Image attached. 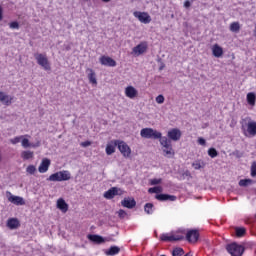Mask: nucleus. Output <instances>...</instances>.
I'll use <instances>...</instances> for the list:
<instances>
[{
	"label": "nucleus",
	"mask_w": 256,
	"mask_h": 256,
	"mask_svg": "<svg viewBox=\"0 0 256 256\" xmlns=\"http://www.w3.org/2000/svg\"><path fill=\"white\" fill-rule=\"evenodd\" d=\"M247 230L244 227L236 228V237H243Z\"/></svg>",
	"instance_id": "40"
},
{
	"label": "nucleus",
	"mask_w": 256,
	"mask_h": 256,
	"mask_svg": "<svg viewBox=\"0 0 256 256\" xmlns=\"http://www.w3.org/2000/svg\"><path fill=\"white\" fill-rule=\"evenodd\" d=\"M113 153H115V145L107 144V146H106V154L107 155H113Z\"/></svg>",
	"instance_id": "34"
},
{
	"label": "nucleus",
	"mask_w": 256,
	"mask_h": 256,
	"mask_svg": "<svg viewBox=\"0 0 256 256\" xmlns=\"http://www.w3.org/2000/svg\"><path fill=\"white\" fill-rule=\"evenodd\" d=\"M34 156L35 154L31 150H26L21 153V157L22 159H24V161H28V159H33Z\"/></svg>",
	"instance_id": "29"
},
{
	"label": "nucleus",
	"mask_w": 256,
	"mask_h": 256,
	"mask_svg": "<svg viewBox=\"0 0 256 256\" xmlns=\"http://www.w3.org/2000/svg\"><path fill=\"white\" fill-rule=\"evenodd\" d=\"M212 55L217 58L223 57V48L219 44H214L212 46Z\"/></svg>",
	"instance_id": "23"
},
{
	"label": "nucleus",
	"mask_w": 256,
	"mask_h": 256,
	"mask_svg": "<svg viewBox=\"0 0 256 256\" xmlns=\"http://www.w3.org/2000/svg\"><path fill=\"white\" fill-rule=\"evenodd\" d=\"M185 255V251L183 250V248H175L172 251V256H183Z\"/></svg>",
	"instance_id": "33"
},
{
	"label": "nucleus",
	"mask_w": 256,
	"mask_h": 256,
	"mask_svg": "<svg viewBox=\"0 0 256 256\" xmlns=\"http://www.w3.org/2000/svg\"><path fill=\"white\" fill-rule=\"evenodd\" d=\"M103 1V3H109V1H111V0H102Z\"/></svg>",
	"instance_id": "52"
},
{
	"label": "nucleus",
	"mask_w": 256,
	"mask_h": 256,
	"mask_svg": "<svg viewBox=\"0 0 256 256\" xmlns=\"http://www.w3.org/2000/svg\"><path fill=\"white\" fill-rule=\"evenodd\" d=\"M161 241H183L185 239V230H179L178 232L164 233L160 236Z\"/></svg>",
	"instance_id": "3"
},
{
	"label": "nucleus",
	"mask_w": 256,
	"mask_h": 256,
	"mask_svg": "<svg viewBox=\"0 0 256 256\" xmlns=\"http://www.w3.org/2000/svg\"><path fill=\"white\" fill-rule=\"evenodd\" d=\"M156 199L158 201H177V196L169 194H157Z\"/></svg>",
	"instance_id": "21"
},
{
	"label": "nucleus",
	"mask_w": 256,
	"mask_h": 256,
	"mask_svg": "<svg viewBox=\"0 0 256 256\" xmlns=\"http://www.w3.org/2000/svg\"><path fill=\"white\" fill-rule=\"evenodd\" d=\"M181 135L182 133L179 128L170 129L167 133V137L170 141H179L181 139Z\"/></svg>",
	"instance_id": "12"
},
{
	"label": "nucleus",
	"mask_w": 256,
	"mask_h": 256,
	"mask_svg": "<svg viewBox=\"0 0 256 256\" xmlns=\"http://www.w3.org/2000/svg\"><path fill=\"white\" fill-rule=\"evenodd\" d=\"M254 37H256V23H255V29H254Z\"/></svg>",
	"instance_id": "51"
},
{
	"label": "nucleus",
	"mask_w": 256,
	"mask_h": 256,
	"mask_svg": "<svg viewBox=\"0 0 256 256\" xmlns=\"http://www.w3.org/2000/svg\"><path fill=\"white\" fill-rule=\"evenodd\" d=\"M121 205L122 207H126V209H133L137 205V202L135 198L127 197L121 201Z\"/></svg>",
	"instance_id": "17"
},
{
	"label": "nucleus",
	"mask_w": 256,
	"mask_h": 256,
	"mask_svg": "<svg viewBox=\"0 0 256 256\" xmlns=\"http://www.w3.org/2000/svg\"><path fill=\"white\" fill-rule=\"evenodd\" d=\"M248 105H251L252 107L255 106L256 103V95L254 92H249L246 96Z\"/></svg>",
	"instance_id": "27"
},
{
	"label": "nucleus",
	"mask_w": 256,
	"mask_h": 256,
	"mask_svg": "<svg viewBox=\"0 0 256 256\" xmlns=\"http://www.w3.org/2000/svg\"><path fill=\"white\" fill-rule=\"evenodd\" d=\"M87 238L89 241H92V243H95L96 245H102V243L111 241V238H103V236L97 234H89Z\"/></svg>",
	"instance_id": "10"
},
{
	"label": "nucleus",
	"mask_w": 256,
	"mask_h": 256,
	"mask_svg": "<svg viewBox=\"0 0 256 256\" xmlns=\"http://www.w3.org/2000/svg\"><path fill=\"white\" fill-rule=\"evenodd\" d=\"M148 193H163V187L156 186L148 189Z\"/></svg>",
	"instance_id": "38"
},
{
	"label": "nucleus",
	"mask_w": 256,
	"mask_h": 256,
	"mask_svg": "<svg viewBox=\"0 0 256 256\" xmlns=\"http://www.w3.org/2000/svg\"><path fill=\"white\" fill-rule=\"evenodd\" d=\"M36 172H37V168L35 167V165H29L26 168V173H28L29 175H35Z\"/></svg>",
	"instance_id": "37"
},
{
	"label": "nucleus",
	"mask_w": 256,
	"mask_h": 256,
	"mask_svg": "<svg viewBox=\"0 0 256 256\" xmlns=\"http://www.w3.org/2000/svg\"><path fill=\"white\" fill-rule=\"evenodd\" d=\"M118 193H119V190L114 187L106 191L104 193V197L105 199H113V197H115V195H118Z\"/></svg>",
	"instance_id": "24"
},
{
	"label": "nucleus",
	"mask_w": 256,
	"mask_h": 256,
	"mask_svg": "<svg viewBox=\"0 0 256 256\" xmlns=\"http://www.w3.org/2000/svg\"><path fill=\"white\" fill-rule=\"evenodd\" d=\"M208 155L209 157H211L212 159H215V157H217L219 155V152H217V149L215 148H210L208 150Z\"/></svg>",
	"instance_id": "39"
},
{
	"label": "nucleus",
	"mask_w": 256,
	"mask_h": 256,
	"mask_svg": "<svg viewBox=\"0 0 256 256\" xmlns=\"http://www.w3.org/2000/svg\"><path fill=\"white\" fill-rule=\"evenodd\" d=\"M22 141H23V135L16 136V137L10 139V143H12V145H17V143H22Z\"/></svg>",
	"instance_id": "36"
},
{
	"label": "nucleus",
	"mask_w": 256,
	"mask_h": 256,
	"mask_svg": "<svg viewBox=\"0 0 256 256\" xmlns=\"http://www.w3.org/2000/svg\"><path fill=\"white\" fill-rule=\"evenodd\" d=\"M57 208L60 209V211L67 212L68 206L67 202L63 198H60L57 200Z\"/></svg>",
	"instance_id": "26"
},
{
	"label": "nucleus",
	"mask_w": 256,
	"mask_h": 256,
	"mask_svg": "<svg viewBox=\"0 0 256 256\" xmlns=\"http://www.w3.org/2000/svg\"><path fill=\"white\" fill-rule=\"evenodd\" d=\"M198 144L205 147V145H207V141L204 138L200 137V138H198Z\"/></svg>",
	"instance_id": "45"
},
{
	"label": "nucleus",
	"mask_w": 256,
	"mask_h": 256,
	"mask_svg": "<svg viewBox=\"0 0 256 256\" xmlns=\"http://www.w3.org/2000/svg\"><path fill=\"white\" fill-rule=\"evenodd\" d=\"M156 103H158L159 105H163V103H165V97L163 95H158L156 97Z\"/></svg>",
	"instance_id": "41"
},
{
	"label": "nucleus",
	"mask_w": 256,
	"mask_h": 256,
	"mask_svg": "<svg viewBox=\"0 0 256 256\" xmlns=\"http://www.w3.org/2000/svg\"><path fill=\"white\" fill-rule=\"evenodd\" d=\"M144 211L145 213H147L148 215H152L153 214V204L152 203H147L144 206Z\"/></svg>",
	"instance_id": "32"
},
{
	"label": "nucleus",
	"mask_w": 256,
	"mask_h": 256,
	"mask_svg": "<svg viewBox=\"0 0 256 256\" xmlns=\"http://www.w3.org/2000/svg\"><path fill=\"white\" fill-rule=\"evenodd\" d=\"M230 31L232 33H239V31H241V24H239V22H232L230 24Z\"/></svg>",
	"instance_id": "30"
},
{
	"label": "nucleus",
	"mask_w": 256,
	"mask_h": 256,
	"mask_svg": "<svg viewBox=\"0 0 256 256\" xmlns=\"http://www.w3.org/2000/svg\"><path fill=\"white\" fill-rule=\"evenodd\" d=\"M160 145L162 146V152L164 157L168 159H173L175 157V150H173V145H171V140L169 138L163 136L160 140Z\"/></svg>",
	"instance_id": "2"
},
{
	"label": "nucleus",
	"mask_w": 256,
	"mask_h": 256,
	"mask_svg": "<svg viewBox=\"0 0 256 256\" xmlns=\"http://www.w3.org/2000/svg\"><path fill=\"white\" fill-rule=\"evenodd\" d=\"M118 215H119V217H121L123 219V218L127 217V212H125V210L121 209L118 211Z\"/></svg>",
	"instance_id": "46"
},
{
	"label": "nucleus",
	"mask_w": 256,
	"mask_h": 256,
	"mask_svg": "<svg viewBox=\"0 0 256 256\" xmlns=\"http://www.w3.org/2000/svg\"><path fill=\"white\" fill-rule=\"evenodd\" d=\"M184 7H185L186 9H189V7H191V2H190L189 0H186V1L184 2Z\"/></svg>",
	"instance_id": "48"
},
{
	"label": "nucleus",
	"mask_w": 256,
	"mask_h": 256,
	"mask_svg": "<svg viewBox=\"0 0 256 256\" xmlns=\"http://www.w3.org/2000/svg\"><path fill=\"white\" fill-rule=\"evenodd\" d=\"M183 175H185L186 177H189V171H186Z\"/></svg>",
	"instance_id": "50"
},
{
	"label": "nucleus",
	"mask_w": 256,
	"mask_h": 256,
	"mask_svg": "<svg viewBox=\"0 0 256 256\" xmlns=\"http://www.w3.org/2000/svg\"><path fill=\"white\" fill-rule=\"evenodd\" d=\"M69 179H71V172H69L68 170H62L50 175L47 178V181L61 182V181H69Z\"/></svg>",
	"instance_id": "5"
},
{
	"label": "nucleus",
	"mask_w": 256,
	"mask_h": 256,
	"mask_svg": "<svg viewBox=\"0 0 256 256\" xmlns=\"http://www.w3.org/2000/svg\"><path fill=\"white\" fill-rule=\"evenodd\" d=\"M13 101V97L7 95L5 92H0V103L9 106Z\"/></svg>",
	"instance_id": "20"
},
{
	"label": "nucleus",
	"mask_w": 256,
	"mask_h": 256,
	"mask_svg": "<svg viewBox=\"0 0 256 256\" xmlns=\"http://www.w3.org/2000/svg\"><path fill=\"white\" fill-rule=\"evenodd\" d=\"M120 251H121V248H119V246H111L108 250L105 251V255L107 256L119 255Z\"/></svg>",
	"instance_id": "25"
},
{
	"label": "nucleus",
	"mask_w": 256,
	"mask_h": 256,
	"mask_svg": "<svg viewBox=\"0 0 256 256\" xmlns=\"http://www.w3.org/2000/svg\"><path fill=\"white\" fill-rule=\"evenodd\" d=\"M118 149L120 153L123 155V157H131V147L127 145L125 142H120L118 144Z\"/></svg>",
	"instance_id": "15"
},
{
	"label": "nucleus",
	"mask_w": 256,
	"mask_h": 256,
	"mask_svg": "<svg viewBox=\"0 0 256 256\" xmlns=\"http://www.w3.org/2000/svg\"><path fill=\"white\" fill-rule=\"evenodd\" d=\"M164 67H165V66H161V67H160V71H163V68H164Z\"/></svg>",
	"instance_id": "53"
},
{
	"label": "nucleus",
	"mask_w": 256,
	"mask_h": 256,
	"mask_svg": "<svg viewBox=\"0 0 256 256\" xmlns=\"http://www.w3.org/2000/svg\"><path fill=\"white\" fill-rule=\"evenodd\" d=\"M86 73L89 83H91L92 85H97V75L95 74V71L91 68H87Z\"/></svg>",
	"instance_id": "19"
},
{
	"label": "nucleus",
	"mask_w": 256,
	"mask_h": 256,
	"mask_svg": "<svg viewBox=\"0 0 256 256\" xmlns=\"http://www.w3.org/2000/svg\"><path fill=\"white\" fill-rule=\"evenodd\" d=\"M38 65L43 68L44 71H51V65L49 64V59L44 54H35L34 55Z\"/></svg>",
	"instance_id": "6"
},
{
	"label": "nucleus",
	"mask_w": 256,
	"mask_h": 256,
	"mask_svg": "<svg viewBox=\"0 0 256 256\" xmlns=\"http://www.w3.org/2000/svg\"><path fill=\"white\" fill-rule=\"evenodd\" d=\"M7 199L10 203H13V205H25V199L20 196H15L11 192H7Z\"/></svg>",
	"instance_id": "11"
},
{
	"label": "nucleus",
	"mask_w": 256,
	"mask_h": 256,
	"mask_svg": "<svg viewBox=\"0 0 256 256\" xmlns=\"http://www.w3.org/2000/svg\"><path fill=\"white\" fill-rule=\"evenodd\" d=\"M226 250L232 256H241V255H243L245 248L237 243H232V244H228L226 246Z\"/></svg>",
	"instance_id": "7"
},
{
	"label": "nucleus",
	"mask_w": 256,
	"mask_h": 256,
	"mask_svg": "<svg viewBox=\"0 0 256 256\" xmlns=\"http://www.w3.org/2000/svg\"><path fill=\"white\" fill-rule=\"evenodd\" d=\"M99 61L101 65H104L105 67H117V62L109 56H102Z\"/></svg>",
	"instance_id": "14"
},
{
	"label": "nucleus",
	"mask_w": 256,
	"mask_h": 256,
	"mask_svg": "<svg viewBox=\"0 0 256 256\" xmlns=\"http://www.w3.org/2000/svg\"><path fill=\"white\" fill-rule=\"evenodd\" d=\"M26 137H29V135H23L22 136V142H21V146L24 148V149H29V148H32V149H37V147H41V141H37L36 143H31L29 141L28 138Z\"/></svg>",
	"instance_id": "8"
},
{
	"label": "nucleus",
	"mask_w": 256,
	"mask_h": 256,
	"mask_svg": "<svg viewBox=\"0 0 256 256\" xmlns=\"http://www.w3.org/2000/svg\"><path fill=\"white\" fill-rule=\"evenodd\" d=\"M161 181H163L161 178H159V179L154 178V179L150 180V184L151 185H159L161 183Z\"/></svg>",
	"instance_id": "43"
},
{
	"label": "nucleus",
	"mask_w": 256,
	"mask_h": 256,
	"mask_svg": "<svg viewBox=\"0 0 256 256\" xmlns=\"http://www.w3.org/2000/svg\"><path fill=\"white\" fill-rule=\"evenodd\" d=\"M253 183V180L251 179H242L239 181L240 187H248V185H251Z\"/></svg>",
	"instance_id": "35"
},
{
	"label": "nucleus",
	"mask_w": 256,
	"mask_h": 256,
	"mask_svg": "<svg viewBox=\"0 0 256 256\" xmlns=\"http://www.w3.org/2000/svg\"><path fill=\"white\" fill-rule=\"evenodd\" d=\"M241 129L245 137H255L256 136V122L251 118H246L241 123Z\"/></svg>",
	"instance_id": "1"
},
{
	"label": "nucleus",
	"mask_w": 256,
	"mask_h": 256,
	"mask_svg": "<svg viewBox=\"0 0 256 256\" xmlns=\"http://www.w3.org/2000/svg\"><path fill=\"white\" fill-rule=\"evenodd\" d=\"M0 21H3V8L0 6Z\"/></svg>",
	"instance_id": "49"
},
{
	"label": "nucleus",
	"mask_w": 256,
	"mask_h": 256,
	"mask_svg": "<svg viewBox=\"0 0 256 256\" xmlns=\"http://www.w3.org/2000/svg\"><path fill=\"white\" fill-rule=\"evenodd\" d=\"M251 177H256V162L251 165Z\"/></svg>",
	"instance_id": "42"
},
{
	"label": "nucleus",
	"mask_w": 256,
	"mask_h": 256,
	"mask_svg": "<svg viewBox=\"0 0 256 256\" xmlns=\"http://www.w3.org/2000/svg\"><path fill=\"white\" fill-rule=\"evenodd\" d=\"M91 146V141H85L81 143V147H89Z\"/></svg>",
	"instance_id": "47"
},
{
	"label": "nucleus",
	"mask_w": 256,
	"mask_h": 256,
	"mask_svg": "<svg viewBox=\"0 0 256 256\" xmlns=\"http://www.w3.org/2000/svg\"><path fill=\"white\" fill-rule=\"evenodd\" d=\"M133 15L138 19V21H140V23H144L145 25L149 24L151 21V16L147 12L135 11Z\"/></svg>",
	"instance_id": "9"
},
{
	"label": "nucleus",
	"mask_w": 256,
	"mask_h": 256,
	"mask_svg": "<svg viewBox=\"0 0 256 256\" xmlns=\"http://www.w3.org/2000/svg\"><path fill=\"white\" fill-rule=\"evenodd\" d=\"M205 161L203 160H196L192 163V167L196 170L199 171V169H205Z\"/></svg>",
	"instance_id": "28"
},
{
	"label": "nucleus",
	"mask_w": 256,
	"mask_h": 256,
	"mask_svg": "<svg viewBox=\"0 0 256 256\" xmlns=\"http://www.w3.org/2000/svg\"><path fill=\"white\" fill-rule=\"evenodd\" d=\"M7 225L9 229H17V227H19V220L15 218L9 219Z\"/></svg>",
	"instance_id": "31"
},
{
	"label": "nucleus",
	"mask_w": 256,
	"mask_h": 256,
	"mask_svg": "<svg viewBox=\"0 0 256 256\" xmlns=\"http://www.w3.org/2000/svg\"><path fill=\"white\" fill-rule=\"evenodd\" d=\"M49 167H51V160H49V158H44L38 167V171L39 173H47Z\"/></svg>",
	"instance_id": "16"
},
{
	"label": "nucleus",
	"mask_w": 256,
	"mask_h": 256,
	"mask_svg": "<svg viewBox=\"0 0 256 256\" xmlns=\"http://www.w3.org/2000/svg\"><path fill=\"white\" fill-rule=\"evenodd\" d=\"M140 136L143 139H161L163 137V134L161 132L153 129V128H143L140 131Z\"/></svg>",
	"instance_id": "4"
},
{
	"label": "nucleus",
	"mask_w": 256,
	"mask_h": 256,
	"mask_svg": "<svg viewBox=\"0 0 256 256\" xmlns=\"http://www.w3.org/2000/svg\"><path fill=\"white\" fill-rule=\"evenodd\" d=\"M186 239L189 243H197L199 241V231L198 230H188L185 233Z\"/></svg>",
	"instance_id": "13"
},
{
	"label": "nucleus",
	"mask_w": 256,
	"mask_h": 256,
	"mask_svg": "<svg viewBox=\"0 0 256 256\" xmlns=\"http://www.w3.org/2000/svg\"><path fill=\"white\" fill-rule=\"evenodd\" d=\"M9 27H10V29H19V22H16V21L11 22L9 24Z\"/></svg>",
	"instance_id": "44"
},
{
	"label": "nucleus",
	"mask_w": 256,
	"mask_h": 256,
	"mask_svg": "<svg viewBox=\"0 0 256 256\" xmlns=\"http://www.w3.org/2000/svg\"><path fill=\"white\" fill-rule=\"evenodd\" d=\"M137 93V89H135L133 86H128L125 88V95L126 97H129V99H135Z\"/></svg>",
	"instance_id": "22"
},
{
	"label": "nucleus",
	"mask_w": 256,
	"mask_h": 256,
	"mask_svg": "<svg viewBox=\"0 0 256 256\" xmlns=\"http://www.w3.org/2000/svg\"><path fill=\"white\" fill-rule=\"evenodd\" d=\"M147 51V42H142L133 48L134 55H143Z\"/></svg>",
	"instance_id": "18"
}]
</instances>
